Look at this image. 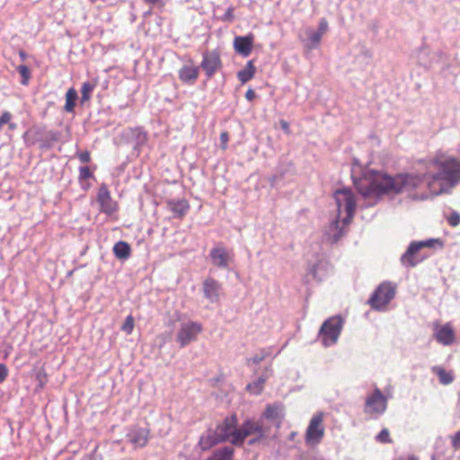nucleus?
Segmentation results:
<instances>
[{
    "label": "nucleus",
    "mask_w": 460,
    "mask_h": 460,
    "mask_svg": "<svg viewBox=\"0 0 460 460\" xmlns=\"http://www.w3.org/2000/svg\"><path fill=\"white\" fill-rule=\"evenodd\" d=\"M226 15L231 17L232 16V10H228L227 13H226Z\"/></svg>",
    "instance_id": "50"
},
{
    "label": "nucleus",
    "mask_w": 460,
    "mask_h": 460,
    "mask_svg": "<svg viewBox=\"0 0 460 460\" xmlns=\"http://www.w3.org/2000/svg\"><path fill=\"white\" fill-rule=\"evenodd\" d=\"M409 252L410 246L401 258L402 263L406 267H414L426 258V255L420 253V250L413 251L408 255Z\"/></svg>",
    "instance_id": "21"
},
{
    "label": "nucleus",
    "mask_w": 460,
    "mask_h": 460,
    "mask_svg": "<svg viewBox=\"0 0 460 460\" xmlns=\"http://www.w3.org/2000/svg\"><path fill=\"white\" fill-rule=\"evenodd\" d=\"M96 200L100 206V211L108 216L117 213L119 209V203L113 199L106 183L100 184Z\"/></svg>",
    "instance_id": "8"
},
{
    "label": "nucleus",
    "mask_w": 460,
    "mask_h": 460,
    "mask_svg": "<svg viewBox=\"0 0 460 460\" xmlns=\"http://www.w3.org/2000/svg\"><path fill=\"white\" fill-rule=\"evenodd\" d=\"M280 126L282 128V129L286 132V133H289V124L288 121L286 120H280Z\"/></svg>",
    "instance_id": "44"
},
{
    "label": "nucleus",
    "mask_w": 460,
    "mask_h": 460,
    "mask_svg": "<svg viewBox=\"0 0 460 460\" xmlns=\"http://www.w3.org/2000/svg\"><path fill=\"white\" fill-rule=\"evenodd\" d=\"M7 125H8V128H9L11 130H13V129H15V128H16V124H15V123H13V122H12V120H11L9 123H7Z\"/></svg>",
    "instance_id": "47"
},
{
    "label": "nucleus",
    "mask_w": 460,
    "mask_h": 460,
    "mask_svg": "<svg viewBox=\"0 0 460 460\" xmlns=\"http://www.w3.org/2000/svg\"><path fill=\"white\" fill-rule=\"evenodd\" d=\"M229 141V134L226 131H224L220 134V146L223 150L227 149V145Z\"/></svg>",
    "instance_id": "38"
},
{
    "label": "nucleus",
    "mask_w": 460,
    "mask_h": 460,
    "mask_svg": "<svg viewBox=\"0 0 460 460\" xmlns=\"http://www.w3.org/2000/svg\"><path fill=\"white\" fill-rule=\"evenodd\" d=\"M134 328V318L132 315H128L126 317V320L124 323L121 326V330L127 332L128 334H130Z\"/></svg>",
    "instance_id": "32"
},
{
    "label": "nucleus",
    "mask_w": 460,
    "mask_h": 460,
    "mask_svg": "<svg viewBox=\"0 0 460 460\" xmlns=\"http://www.w3.org/2000/svg\"><path fill=\"white\" fill-rule=\"evenodd\" d=\"M209 256L213 265L222 269L228 268L233 261V254L222 245L212 248Z\"/></svg>",
    "instance_id": "15"
},
{
    "label": "nucleus",
    "mask_w": 460,
    "mask_h": 460,
    "mask_svg": "<svg viewBox=\"0 0 460 460\" xmlns=\"http://www.w3.org/2000/svg\"><path fill=\"white\" fill-rule=\"evenodd\" d=\"M430 158L425 164L426 172L421 176L419 174H401L391 177L382 172H377L369 168L363 171L359 177H353V182L358 191L365 198H378L385 194L400 193L409 191L419 188L424 180L429 185V170L428 168ZM429 191H432L428 186Z\"/></svg>",
    "instance_id": "1"
},
{
    "label": "nucleus",
    "mask_w": 460,
    "mask_h": 460,
    "mask_svg": "<svg viewBox=\"0 0 460 460\" xmlns=\"http://www.w3.org/2000/svg\"><path fill=\"white\" fill-rule=\"evenodd\" d=\"M334 199L337 204L338 216L341 217L342 211L346 213L343 218L344 225L351 222L356 208V201L352 191L349 189H341L334 192Z\"/></svg>",
    "instance_id": "3"
},
{
    "label": "nucleus",
    "mask_w": 460,
    "mask_h": 460,
    "mask_svg": "<svg viewBox=\"0 0 460 460\" xmlns=\"http://www.w3.org/2000/svg\"><path fill=\"white\" fill-rule=\"evenodd\" d=\"M150 435L151 430L148 427L133 426L126 437L134 448H142L148 444Z\"/></svg>",
    "instance_id": "11"
},
{
    "label": "nucleus",
    "mask_w": 460,
    "mask_h": 460,
    "mask_svg": "<svg viewBox=\"0 0 460 460\" xmlns=\"http://www.w3.org/2000/svg\"><path fill=\"white\" fill-rule=\"evenodd\" d=\"M284 417L285 409L283 404L280 402H274L266 405L265 410L261 414V420L265 419L271 421L279 429L281 427Z\"/></svg>",
    "instance_id": "14"
},
{
    "label": "nucleus",
    "mask_w": 460,
    "mask_h": 460,
    "mask_svg": "<svg viewBox=\"0 0 460 460\" xmlns=\"http://www.w3.org/2000/svg\"><path fill=\"white\" fill-rule=\"evenodd\" d=\"M17 71L22 76V84L27 85L29 84V81L31 79V71L29 67L25 65H20L17 66Z\"/></svg>",
    "instance_id": "31"
},
{
    "label": "nucleus",
    "mask_w": 460,
    "mask_h": 460,
    "mask_svg": "<svg viewBox=\"0 0 460 460\" xmlns=\"http://www.w3.org/2000/svg\"><path fill=\"white\" fill-rule=\"evenodd\" d=\"M410 460H416V459L411 458V459H410Z\"/></svg>",
    "instance_id": "52"
},
{
    "label": "nucleus",
    "mask_w": 460,
    "mask_h": 460,
    "mask_svg": "<svg viewBox=\"0 0 460 460\" xmlns=\"http://www.w3.org/2000/svg\"><path fill=\"white\" fill-rule=\"evenodd\" d=\"M245 98L248 101H252L255 98V93L252 89H249L245 93Z\"/></svg>",
    "instance_id": "43"
},
{
    "label": "nucleus",
    "mask_w": 460,
    "mask_h": 460,
    "mask_svg": "<svg viewBox=\"0 0 460 460\" xmlns=\"http://www.w3.org/2000/svg\"><path fill=\"white\" fill-rule=\"evenodd\" d=\"M386 405V398L378 388H376L374 393L367 397L364 411L367 414L379 415L385 412Z\"/></svg>",
    "instance_id": "10"
},
{
    "label": "nucleus",
    "mask_w": 460,
    "mask_h": 460,
    "mask_svg": "<svg viewBox=\"0 0 460 460\" xmlns=\"http://www.w3.org/2000/svg\"><path fill=\"white\" fill-rule=\"evenodd\" d=\"M202 331V325L199 323L189 322L181 325L177 334V341L181 347H185L190 342L196 341Z\"/></svg>",
    "instance_id": "12"
},
{
    "label": "nucleus",
    "mask_w": 460,
    "mask_h": 460,
    "mask_svg": "<svg viewBox=\"0 0 460 460\" xmlns=\"http://www.w3.org/2000/svg\"><path fill=\"white\" fill-rule=\"evenodd\" d=\"M112 251L115 257L119 260H128L131 254V247L125 241L117 242L113 246Z\"/></svg>",
    "instance_id": "22"
},
{
    "label": "nucleus",
    "mask_w": 460,
    "mask_h": 460,
    "mask_svg": "<svg viewBox=\"0 0 460 460\" xmlns=\"http://www.w3.org/2000/svg\"><path fill=\"white\" fill-rule=\"evenodd\" d=\"M217 441L221 443L229 441L234 446H241V444H235L236 434L239 433V428H237V419L234 415L226 417L221 423H219L215 430Z\"/></svg>",
    "instance_id": "7"
},
{
    "label": "nucleus",
    "mask_w": 460,
    "mask_h": 460,
    "mask_svg": "<svg viewBox=\"0 0 460 460\" xmlns=\"http://www.w3.org/2000/svg\"><path fill=\"white\" fill-rule=\"evenodd\" d=\"M328 27H329V25H328L327 20L325 18H323L319 22L317 32L323 36L328 31Z\"/></svg>",
    "instance_id": "39"
},
{
    "label": "nucleus",
    "mask_w": 460,
    "mask_h": 460,
    "mask_svg": "<svg viewBox=\"0 0 460 460\" xmlns=\"http://www.w3.org/2000/svg\"><path fill=\"white\" fill-rule=\"evenodd\" d=\"M343 321L340 316H332L327 319L320 329V336L324 346L334 344L342 329Z\"/></svg>",
    "instance_id": "5"
},
{
    "label": "nucleus",
    "mask_w": 460,
    "mask_h": 460,
    "mask_svg": "<svg viewBox=\"0 0 460 460\" xmlns=\"http://www.w3.org/2000/svg\"><path fill=\"white\" fill-rule=\"evenodd\" d=\"M395 286L389 282L381 283L369 298V305L376 310L385 309L386 305L394 297Z\"/></svg>",
    "instance_id": "6"
},
{
    "label": "nucleus",
    "mask_w": 460,
    "mask_h": 460,
    "mask_svg": "<svg viewBox=\"0 0 460 460\" xmlns=\"http://www.w3.org/2000/svg\"><path fill=\"white\" fill-rule=\"evenodd\" d=\"M429 186L436 195L448 191L460 182V160L443 151H438L428 166Z\"/></svg>",
    "instance_id": "2"
},
{
    "label": "nucleus",
    "mask_w": 460,
    "mask_h": 460,
    "mask_svg": "<svg viewBox=\"0 0 460 460\" xmlns=\"http://www.w3.org/2000/svg\"><path fill=\"white\" fill-rule=\"evenodd\" d=\"M200 66L205 71L206 75L211 78L222 67V60L219 52L217 50L205 52Z\"/></svg>",
    "instance_id": "13"
},
{
    "label": "nucleus",
    "mask_w": 460,
    "mask_h": 460,
    "mask_svg": "<svg viewBox=\"0 0 460 460\" xmlns=\"http://www.w3.org/2000/svg\"><path fill=\"white\" fill-rule=\"evenodd\" d=\"M77 157L82 163H89L91 161V155L88 151L78 153Z\"/></svg>",
    "instance_id": "40"
},
{
    "label": "nucleus",
    "mask_w": 460,
    "mask_h": 460,
    "mask_svg": "<svg viewBox=\"0 0 460 460\" xmlns=\"http://www.w3.org/2000/svg\"><path fill=\"white\" fill-rule=\"evenodd\" d=\"M434 336L438 343L445 346L453 344L456 339L455 331L450 323L436 324Z\"/></svg>",
    "instance_id": "17"
},
{
    "label": "nucleus",
    "mask_w": 460,
    "mask_h": 460,
    "mask_svg": "<svg viewBox=\"0 0 460 460\" xmlns=\"http://www.w3.org/2000/svg\"><path fill=\"white\" fill-rule=\"evenodd\" d=\"M452 444L456 449L459 448V447H460V431L456 434L455 438H453Z\"/></svg>",
    "instance_id": "42"
},
{
    "label": "nucleus",
    "mask_w": 460,
    "mask_h": 460,
    "mask_svg": "<svg viewBox=\"0 0 460 460\" xmlns=\"http://www.w3.org/2000/svg\"><path fill=\"white\" fill-rule=\"evenodd\" d=\"M19 56H20V58H21L22 61H25V60H26V58H27V54H26V52H25V51H23V50H20V52H19Z\"/></svg>",
    "instance_id": "46"
},
{
    "label": "nucleus",
    "mask_w": 460,
    "mask_h": 460,
    "mask_svg": "<svg viewBox=\"0 0 460 460\" xmlns=\"http://www.w3.org/2000/svg\"><path fill=\"white\" fill-rule=\"evenodd\" d=\"M221 284L212 278H208L203 282V293L206 298L211 302H216L219 298Z\"/></svg>",
    "instance_id": "20"
},
{
    "label": "nucleus",
    "mask_w": 460,
    "mask_h": 460,
    "mask_svg": "<svg viewBox=\"0 0 460 460\" xmlns=\"http://www.w3.org/2000/svg\"><path fill=\"white\" fill-rule=\"evenodd\" d=\"M219 443L221 442L217 441V437L216 436L215 431H213V433L201 436L199 440V446L202 451H207Z\"/></svg>",
    "instance_id": "26"
},
{
    "label": "nucleus",
    "mask_w": 460,
    "mask_h": 460,
    "mask_svg": "<svg viewBox=\"0 0 460 460\" xmlns=\"http://www.w3.org/2000/svg\"><path fill=\"white\" fill-rule=\"evenodd\" d=\"M93 177V173L88 166H83L79 169V181H85Z\"/></svg>",
    "instance_id": "35"
},
{
    "label": "nucleus",
    "mask_w": 460,
    "mask_h": 460,
    "mask_svg": "<svg viewBox=\"0 0 460 460\" xmlns=\"http://www.w3.org/2000/svg\"><path fill=\"white\" fill-rule=\"evenodd\" d=\"M169 211L172 214L173 218L182 219L188 214L190 205L186 199H171L166 201Z\"/></svg>",
    "instance_id": "16"
},
{
    "label": "nucleus",
    "mask_w": 460,
    "mask_h": 460,
    "mask_svg": "<svg viewBox=\"0 0 460 460\" xmlns=\"http://www.w3.org/2000/svg\"><path fill=\"white\" fill-rule=\"evenodd\" d=\"M339 225H340L339 219L334 220L330 225L328 235H329V239L332 241V243L338 242L340 240V238L344 234L343 230L339 228Z\"/></svg>",
    "instance_id": "29"
},
{
    "label": "nucleus",
    "mask_w": 460,
    "mask_h": 460,
    "mask_svg": "<svg viewBox=\"0 0 460 460\" xmlns=\"http://www.w3.org/2000/svg\"><path fill=\"white\" fill-rule=\"evenodd\" d=\"M77 99V92L75 88H70L66 93L65 111L66 112H73L75 107V101Z\"/></svg>",
    "instance_id": "28"
},
{
    "label": "nucleus",
    "mask_w": 460,
    "mask_h": 460,
    "mask_svg": "<svg viewBox=\"0 0 460 460\" xmlns=\"http://www.w3.org/2000/svg\"><path fill=\"white\" fill-rule=\"evenodd\" d=\"M146 4H156L157 2H159L160 0H144Z\"/></svg>",
    "instance_id": "49"
},
{
    "label": "nucleus",
    "mask_w": 460,
    "mask_h": 460,
    "mask_svg": "<svg viewBox=\"0 0 460 460\" xmlns=\"http://www.w3.org/2000/svg\"><path fill=\"white\" fill-rule=\"evenodd\" d=\"M8 376V368L4 364H0V382L5 380Z\"/></svg>",
    "instance_id": "41"
},
{
    "label": "nucleus",
    "mask_w": 460,
    "mask_h": 460,
    "mask_svg": "<svg viewBox=\"0 0 460 460\" xmlns=\"http://www.w3.org/2000/svg\"><path fill=\"white\" fill-rule=\"evenodd\" d=\"M263 359V357H254L252 358V360L254 362V363H259L261 362V360Z\"/></svg>",
    "instance_id": "48"
},
{
    "label": "nucleus",
    "mask_w": 460,
    "mask_h": 460,
    "mask_svg": "<svg viewBox=\"0 0 460 460\" xmlns=\"http://www.w3.org/2000/svg\"><path fill=\"white\" fill-rule=\"evenodd\" d=\"M262 439L263 438H259V437H254L253 438L249 440V445H254V444L260 442Z\"/></svg>",
    "instance_id": "45"
},
{
    "label": "nucleus",
    "mask_w": 460,
    "mask_h": 460,
    "mask_svg": "<svg viewBox=\"0 0 460 460\" xmlns=\"http://www.w3.org/2000/svg\"><path fill=\"white\" fill-rule=\"evenodd\" d=\"M269 428H266L260 421H254L252 420H246L243 422V424L239 427V433L236 434L235 439L234 442L235 444H243L246 438L250 436L259 437V438H267Z\"/></svg>",
    "instance_id": "4"
},
{
    "label": "nucleus",
    "mask_w": 460,
    "mask_h": 460,
    "mask_svg": "<svg viewBox=\"0 0 460 460\" xmlns=\"http://www.w3.org/2000/svg\"><path fill=\"white\" fill-rule=\"evenodd\" d=\"M255 72L256 67L254 66L253 60H249L246 63L244 68L237 73V78L242 84H245L253 78Z\"/></svg>",
    "instance_id": "24"
},
{
    "label": "nucleus",
    "mask_w": 460,
    "mask_h": 460,
    "mask_svg": "<svg viewBox=\"0 0 460 460\" xmlns=\"http://www.w3.org/2000/svg\"><path fill=\"white\" fill-rule=\"evenodd\" d=\"M322 38L323 36L317 31L308 32V40L313 48L320 44Z\"/></svg>",
    "instance_id": "34"
},
{
    "label": "nucleus",
    "mask_w": 460,
    "mask_h": 460,
    "mask_svg": "<svg viewBox=\"0 0 460 460\" xmlns=\"http://www.w3.org/2000/svg\"><path fill=\"white\" fill-rule=\"evenodd\" d=\"M199 75V66L190 64L185 65L179 70V78L183 84H194Z\"/></svg>",
    "instance_id": "19"
},
{
    "label": "nucleus",
    "mask_w": 460,
    "mask_h": 460,
    "mask_svg": "<svg viewBox=\"0 0 460 460\" xmlns=\"http://www.w3.org/2000/svg\"><path fill=\"white\" fill-rule=\"evenodd\" d=\"M263 382V380L261 381V388L262 387Z\"/></svg>",
    "instance_id": "51"
},
{
    "label": "nucleus",
    "mask_w": 460,
    "mask_h": 460,
    "mask_svg": "<svg viewBox=\"0 0 460 460\" xmlns=\"http://www.w3.org/2000/svg\"><path fill=\"white\" fill-rule=\"evenodd\" d=\"M376 440L380 443H392L393 440L390 437L389 430L387 429H383L379 434L376 436Z\"/></svg>",
    "instance_id": "33"
},
{
    "label": "nucleus",
    "mask_w": 460,
    "mask_h": 460,
    "mask_svg": "<svg viewBox=\"0 0 460 460\" xmlns=\"http://www.w3.org/2000/svg\"><path fill=\"white\" fill-rule=\"evenodd\" d=\"M234 449L229 446L220 447L205 460H234Z\"/></svg>",
    "instance_id": "23"
},
{
    "label": "nucleus",
    "mask_w": 460,
    "mask_h": 460,
    "mask_svg": "<svg viewBox=\"0 0 460 460\" xmlns=\"http://www.w3.org/2000/svg\"><path fill=\"white\" fill-rule=\"evenodd\" d=\"M447 223L453 227L457 226L460 224V214L457 212L451 213L447 217Z\"/></svg>",
    "instance_id": "36"
},
{
    "label": "nucleus",
    "mask_w": 460,
    "mask_h": 460,
    "mask_svg": "<svg viewBox=\"0 0 460 460\" xmlns=\"http://www.w3.org/2000/svg\"><path fill=\"white\" fill-rule=\"evenodd\" d=\"M435 243H438L441 244V243L438 239H429L427 241L411 243L410 244L409 254L411 253L413 251L421 250L422 248H425V247H433Z\"/></svg>",
    "instance_id": "30"
},
{
    "label": "nucleus",
    "mask_w": 460,
    "mask_h": 460,
    "mask_svg": "<svg viewBox=\"0 0 460 460\" xmlns=\"http://www.w3.org/2000/svg\"><path fill=\"white\" fill-rule=\"evenodd\" d=\"M13 119V115L10 111H4L0 114V131L2 130L4 125L9 123Z\"/></svg>",
    "instance_id": "37"
},
{
    "label": "nucleus",
    "mask_w": 460,
    "mask_h": 460,
    "mask_svg": "<svg viewBox=\"0 0 460 460\" xmlns=\"http://www.w3.org/2000/svg\"><path fill=\"white\" fill-rule=\"evenodd\" d=\"M97 86V81L84 82L81 88V102H89L92 98V93Z\"/></svg>",
    "instance_id": "27"
},
{
    "label": "nucleus",
    "mask_w": 460,
    "mask_h": 460,
    "mask_svg": "<svg viewBox=\"0 0 460 460\" xmlns=\"http://www.w3.org/2000/svg\"><path fill=\"white\" fill-rule=\"evenodd\" d=\"M431 371L438 376L440 384L444 385H447L454 381V376L452 372L447 371L441 366L432 367Z\"/></svg>",
    "instance_id": "25"
},
{
    "label": "nucleus",
    "mask_w": 460,
    "mask_h": 460,
    "mask_svg": "<svg viewBox=\"0 0 460 460\" xmlns=\"http://www.w3.org/2000/svg\"><path fill=\"white\" fill-rule=\"evenodd\" d=\"M254 35L250 33L246 36H236L234 39V49L236 53L242 55L243 57H248L253 48Z\"/></svg>",
    "instance_id": "18"
},
{
    "label": "nucleus",
    "mask_w": 460,
    "mask_h": 460,
    "mask_svg": "<svg viewBox=\"0 0 460 460\" xmlns=\"http://www.w3.org/2000/svg\"><path fill=\"white\" fill-rule=\"evenodd\" d=\"M323 413L314 414L310 420L309 425L305 431V439L309 445L319 444L324 436Z\"/></svg>",
    "instance_id": "9"
}]
</instances>
